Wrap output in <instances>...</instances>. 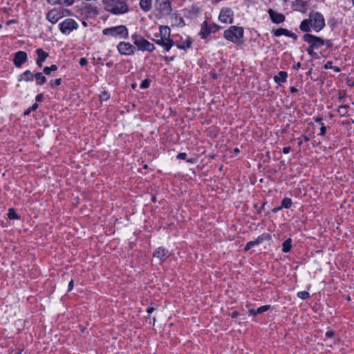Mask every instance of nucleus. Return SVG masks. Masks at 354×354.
Returning <instances> with one entry per match:
<instances>
[{
	"mask_svg": "<svg viewBox=\"0 0 354 354\" xmlns=\"http://www.w3.org/2000/svg\"><path fill=\"white\" fill-rule=\"evenodd\" d=\"M304 139L305 142H308L309 140V138L307 136H304Z\"/></svg>",
	"mask_w": 354,
	"mask_h": 354,
	"instance_id": "58",
	"label": "nucleus"
},
{
	"mask_svg": "<svg viewBox=\"0 0 354 354\" xmlns=\"http://www.w3.org/2000/svg\"><path fill=\"white\" fill-rule=\"evenodd\" d=\"M243 28L240 26H232L228 29L224 30L223 37L235 44H241L243 43Z\"/></svg>",
	"mask_w": 354,
	"mask_h": 354,
	"instance_id": "3",
	"label": "nucleus"
},
{
	"mask_svg": "<svg viewBox=\"0 0 354 354\" xmlns=\"http://www.w3.org/2000/svg\"><path fill=\"white\" fill-rule=\"evenodd\" d=\"M325 336L326 338H331L334 336V332L333 330H328L326 333Z\"/></svg>",
	"mask_w": 354,
	"mask_h": 354,
	"instance_id": "45",
	"label": "nucleus"
},
{
	"mask_svg": "<svg viewBox=\"0 0 354 354\" xmlns=\"http://www.w3.org/2000/svg\"><path fill=\"white\" fill-rule=\"evenodd\" d=\"M34 75L35 73H33L31 71L26 70L19 75L17 80L18 82H32L34 80Z\"/></svg>",
	"mask_w": 354,
	"mask_h": 354,
	"instance_id": "17",
	"label": "nucleus"
},
{
	"mask_svg": "<svg viewBox=\"0 0 354 354\" xmlns=\"http://www.w3.org/2000/svg\"><path fill=\"white\" fill-rule=\"evenodd\" d=\"M155 8L160 16L169 15L172 12L171 0H156Z\"/></svg>",
	"mask_w": 354,
	"mask_h": 354,
	"instance_id": "7",
	"label": "nucleus"
},
{
	"mask_svg": "<svg viewBox=\"0 0 354 354\" xmlns=\"http://www.w3.org/2000/svg\"><path fill=\"white\" fill-rule=\"evenodd\" d=\"M252 247H254V245H252V242L249 241L246 243V245L244 248V250L247 252V251L250 250Z\"/></svg>",
	"mask_w": 354,
	"mask_h": 354,
	"instance_id": "43",
	"label": "nucleus"
},
{
	"mask_svg": "<svg viewBox=\"0 0 354 354\" xmlns=\"http://www.w3.org/2000/svg\"><path fill=\"white\" fill-rule=\"evenodd\" d=\"M102 3L105 10L115 15L126 14L129 11L128 0H102Z\"/></svg>",
	"mask_w": 354,
	"mask_h": 354,
	"instance_id": "2",
	"label": "nucleus"
},
{
	"mask_svg": "<svg viewBox=\"0 0 354 354\" xmlns=\"http://www.w3.org/2000/svg\"><path fill=\"white\" fill-rule=\"evenodd\" d=\"M292 204V199L288 197H286L283 199L281 202V207L289 209L291 207Z\"/></svg>",
	"mask_w": 354,
	"mask_h": 354,
	"instance_id": "29",
	"label": "nucleus"
},
{
	"mask_svg": "<svg viewBox=\"0 0 354 354\" xmlns=\"http://www.w3.org/2000/svg\"><path fill=\"white\" fill-rule=\"evenodd\" d=\"M301 63L298 62V63L296 64V65H295L294 68L295 69H298V68H301Z\"/></svg>",
	"mask_w": 354,
	"mask_h": 354,
	"instance_id": "57",
	"label": "nucleus"
},
{
	"mask_svg": "<svg viewBox=\"0 0 354 354\" xmlns=\"http://www.w3.org/2000/svg\"><path fill=\"white\" fill-rule=\"evenodd\" d=\"M292 249V239L290 238L286 239L282 244V252L284 253L289 252Z\"/></svg>",
	"mask_w": 354,
	"mask_h": 354,
	"instance_id": "25",
	"label": "nucleus"
},
{
	"mask_svg": "<svg viewBox=\"0 0 354 354\" xmlns=\"http://www.w3.org/2000/svg\"><path fill=\"white\" fill-rule=\"evenodd\" d=\"M57 70V66L55 64H53L50 66H45L43 69V72L44 74L49 75L51 72L55 71Z\"/></svg>",
	"mask_w": 354,
	"mask_h": 354,
	"instance_id": "30",
	"label": "nucleus"
},
{
	"mask_svg": "<svg viewBox=\"0 0 354 354\" xmlns=\"http://www.w3.org/2000/svg\"><path fill=\"white\" fill-rule=\"evenodd\" d=\"M264 205H265L263 204V205L260 207V209H259V211H258L259 212H261V210L264 207Z\"/></svg>",
	"mask_w": 354,
	"mask_h": 354,
	"instance_id": "59",
	"label": "nucleus"
},
{
	"mask_svg": "<svg viewBox=\"0 0 354 354\" xmlns=\"http://www.w3.org/2000/svg\"><path fill=\"white\" fill-rule=\"evenodd\" d=\"M37 55V59L42 61L43 62L48 57V53L44 51L41 48H37L35 50Z\"/></svg>",
	"mask_w": 354,
	"mask_h": 354,
	"instance_id": "26",
	"label": "nucleus"
},
{
	"mask_svg": "<svg viewBox=\"0 0 354 354\" xmlns=\"http://www.w3.org/2000/svg\"><path fill=\"white\" fill-rule=\"evenodd\" d=\"M309 17L312 22L313 29L315 32H319L326 26L325 19L323 15L319 12H311Z\"/></svg>",
	"mask_w": 354,
	"mask_h": 354,
	"instance_id": "6",
	"label": "nucleus"
},
{
	"mask_svg": "<svg viewBox=\"0 0 354 354\" xmlns=\"http://www.w3.org/2000/svg\"><path fill=\"white\" fill-rule=\"evenodd\" d=\"M131 39L136 48V50L141 51L153 52L155 50V46L142 36L134 33L131 35Z\"/></svg>",
	"mask_w": 354,
	"mask_h": 354,
	"instance_id": "5",
	"label": "nucleus"
},
{
	"mask_svg": "<svg viewBox=\"0 0 354 354\" xmlns=\"http://www.w3.org/2000/svg\"><path fill=\"white\" fill-rule=\"evenodd\" d=\"M153 257L159 259L162 262L170 256L169 250L163 247H159L153 252Z\"/></svg>",
	"mask_w": 354,
	"mask_h": 354,
	"instance_id": "15",
	"label": "nucleus"
},
{
	"mask_svg": "<svg viewBox=\"0 0 354 354\" xmlns=\"http://www.w3.org/2000/svg\"><path fill=\"white\" fill-rule=\"evenodd\" d=\"M326 45L327 48H331L333 46V43L330 39H323V46Z\"/></svg>",
	"mask_w": 354,
	"mask_h": 354,
	"instance_id": "37",
	"label": "nucleus"
},
{
	"mask_svg": "<svg viewBox=\"0 0 354 354\" xmlns=\"http://www.w3.org/2000/svg\"><path fill=\"white\" fill-rule=\"evenodd\" d=\"M113 64V62H108L106 63V66L108 67V68H111L112 67Z\"/></svg>",
	"mask_w": 354,
	"mask_h": 354,
	"instance_id": "55",
	"label": "nucleus"
},
{
	"mask_svg": "<svg viewBox=\"0 0 354 354\" xmlns=\"http://www.w3.org/2000/svg\"><path fill=\"white\" fill-rule=\"evenodd\" d=\"M303 39L314 48L317 49L323 46V39L312 34L306 33L303 36Z\"/></svg>",
	"mask_w": 354,
	"mask_h": 354,
	"instance_id": "13",
	"label": "nucleus"
},
{
	"mask_svg": "<svg viewBox=\"0 0 354 354\" xmlns=\"http://www.w3.org/2000/svg\"><path fill=\"white\" fill-rule=\"evenodd\" d=\"M282 208L283 207H281V206L276 207H274L272 211L273 213H277L279 211H280Z\"/></svg>",
	"mask_w": 354,
	"mask_h": 354,
	"instance_id": "51",
	"label": "nucleus"
},
{
	"mask_svg": "<svg viewBox=\"0 0 354 354\" xmlns=\"http://www.w3.org/2000/svg\"><path fill=\"white\" fill-rule=\"evenodd\" d=\"M300 2L301 3L303 7L306 6L302 1H300Z\"/></svg>",
	"mask_w": 354,
	"mask_h": 354,
	"instance_id": "61",
	"label": "nucleus"
},
{
	"mask_svg": "<svg viewBox=\"0 0 354 354\" xmlns=\"http://www.w3.org/2000/svg\"><path fill=\"white\" fill-rule=\"evenodd\" d=\"M314 120L315 122L320 124V126L325 125L324 123L323 122V119L322 117H316L314 118Z\"/></svg>",
	"mask_w": 354,
	"mask_h": 354,
	"instance_id": "41",
	"label": "nucleus"
},
{
	"mask_svg": "<svg viewBox=\"0 0 354 354\" xmlns=\"http://www.w3.org/2000/svg\"><path fill=\"white\" fill-rule=\"evenodd\" d=\"M288 37H290V38H292L295 40H297V35L293 33V32H290V31L289 32V34H288Z\"/></svg>",
	"mask_w": 354,
	"mask_h": 354,
	"instance_id": "49",
	"label": "nucleus"
},
{
	"mask_svg": "<svg viewBox=\"0 0 354 354\" xmlns=\"http://www.w3.org/2000/svg\"><path fill=\"white\" fill-rule=\"evenodd\" d=\"M349 108L348 105H341L339 106L337 109V112L340 115L341 117H344L347 115L348 109Z\"/></svg>",
	"mask_w": 354,
	"mask_h": 354,
	"instance_id": "28",
	"label": "nucleus"
},
{
	"mask_svg": "<svg viewBox=\"0 0 354 354\" xmlns=\"http://www.w3.org/2000/svg\"><path fill=\"white\" fill-rule=\"evenodd\" d=\"M153 311H154V308L153 307H148L147 309V312L148 314H151Z\"/></svg>",
	"mask_w": 354,
	"mask_h": 354,
	"instance_id": "53",
	"label": "nucleus"
},
{
	"mask_svg": "<svg viewBox=\"0 0 354 354\" xmlns=\"http://www.w3.org/2000/svg\"><path fill=\"white\" fill-rule=\"evenodd\" d=\"M44 99V95L43 93H39L38 95H37L36 97H35V100L36 102H41Z\"/></svg>",
	"mask_w": 354,
	"mask_h": 354,
	"instance_id": "46",
	"label": "nucleus"
},
{
	"mask_svg": "<svg viewBox=\"0 0 354 354\" xmlns=\"http://www.w3.org/2000/svg\"><path fill=\"white\" fill-rule=\"evenodd\" d=\"M290 91L292 93H297L298 91V89L295 87V86H290Z\"/></svg>",
	"mask_w": 354,
	"mask_h": 354,
	"instance_id": "52",
	"label": "nucleus"
},
{
	"mask_svg": "<svg viewBox=\"0 0 354 354\" xmlns=\"http://www.w3.org/2000/svg\"><path fill=\"white\" fill-rule=\"evenodd\" d=\"M290 30L286 28H279L273 30V34L276 37H280L281 35L288 36Z\"/></svg>",
	"mask_w": 354,
	"mask_h": 354,
	"instance_id": "27",
	"label": "nucleus"
},
{
	"mask_svg": "<svg viewBox=\"0 0 354 354\" xmlns=\"http://www.w3.org/2000/svg\"><path fill=\"white\" fill-rule=\"evenodd\" d=\"M291 147L290 146L285 147L283 148V153L285 154H288L291 151Z\"/></svg>",
	"mask_w": 354,
	"mask_h": 354,
	"instance_id": "48",
	"label": "nucleus"
},
{
	"mask_svg": "<svg viewBox=\"0 0 354 354\" xmlns=\"http://www.w3.org/2000/svg\"><path fill=\"white\" fill-rule=\"evenodd\" d=\"M34 79L37 85L41 86L46 83L47 79L41 72H37L34 75Z\"/></svg>",
	"mask_w": 354,
	"mask_h": 354,
	"instance_id": "23",
	"label": "nucleus"
},
{
	"mask_svg": "<svg viewBox=\"0 0 354 354\" xmlns=\"http://www.w3.org/2000/svg\"><path fill=\"white\" fill-rule=\"evenodd\" d=\"M288 73L286 71H280L277 75L274 77V81L278 84L284 83L287 81Z\"/></svg>",
	"mask_w": 354,
	"mask_h": 354,
	"instance_id": "20",
	"label": "nucleus"
},
{
	"mask_svg": "<svg viewBox=\"0 0 354 354\" xmlns=\"http://www.w3.org/2000/svg\"><path fill=\"white\" fill-rule=\"evenodd\" d=\"M48 3L55 5L59 4L64 6H72L75 0H46Z\"/></svg>",
	"mask_w": 354,
	"mask_h": 354,
	"instance_id": "22",
	"label": "nucleus"
},
{
	"mask_svg": "<svg viewBox=\"0 0 354 354\" xmlns=\"http://www.w3.org/2000/svg\"><path fill=\"white\" fill-rule=\"evenodd\" d=\"M117 50L122 55L131 56L135 54L136 48L134 44H132L130 42L120 41L117 45Z\"/></svg>",
	"mask_w": 354,
	"mask_h": 354,
	"instance_id": "10",
	"label": "nucleus"
},
{
	"mask_svg": "<svg viewBox=\"0 0 354 354\" xmlns=\"http://www.w3.org/2000/svg\"><path fill=\"white\" fill-rule=\"evenodd\" d=\"M139 5L144 12H147L152 8V0H139Z\"/></svg>",
	"mask_w": 354,
	"mask_h": 354,
	"instance_id": "21",
	"label": "nucleus"
},
{
	"mask_svg": "<svg viewBox=\"0 0 354 354\" xmlns=\"http://www.w3.org/2000/svg\"><path fill=\"white\" fill-rule=\"evenodd\" d=\"M12 24V21H9L8 22V24Z\"/></svg>",
	"mask_w": 354,
	"mask_h": 354,
	"instance_id": "63",
	"label": "nucleus"
},
{
	"mask_svg": "<svg viewBox=\"0 0 354 354\" xmlns=\"http://www.w3.org/2000/svg\"><path fill=\"white\" fill-rule=\"evenodd\" d=\"M73 286H74V281L73 279H71L68 286V292H71L73 290Z\"/></svg>",
	"mask_w": 354,
	"mask_h": 354,
	"instance_id": "47",
	"label": "nucleus"
},
{
	"mask_svg": "<svg viewBox=\"0 0 354 354\" xmlns=\"http://www.w3.org/2000/svg\"><path fill=\"white\" fill-rule=\"evenodd\" d=\"M220 30V26L214 23L209 24L204 21L201 25V30L198 33L200 37L203 39H207L211 33H214Z\"/></svg>",
	"mask_w": 354,
	"mask_h": 354,
	"instance_id": "8",
	"label": "nucleus"
},
{
	"mask_svg": "<svg viewBox=\"0 0 354 354\" xmlns=\"http://www.w3.org/2000/svg\"><path fill=\"white\" fill-rule=\"evenodd\" d=\"M67 10L62 8H53L49 10L46 14V19L52 24H56L61 18L65 16Z\"/></svg>",
	"mask_w": 354,
	"mask_h": 354,
	"instance_id": "11",
	"label": "nucleus"
},
{
	"mask_svg": "<svg viewBox=\"0 0 354 354\" xmlns=\"http://www.w3.org/2000/svg\"><path fill=\"white\" fill-rule=\"evenodd\" d=\"M301 144H302V141H301V140H299V142H298V145H299V146H301Z\"/></svg>",
	"mask_w": 354,
	"mask_h": 354,
	"instance_id": "60",
	"label": "nucleus"
},
{
	"mask_svg": "<svg viewBox=\"0 0 354 354\" xmlns=\"http://www.w3.org/2000/svg\"><path fill=\"white\" fill-rule=\"evenodd\" d=\"M79 24L71 18H67L59 24V30L64 35H69L73 30L77 29Z\"/></svg>",
	"mask_w": 354,
	"mask_h": 354,
	"instance_id": "9",
	"label": "nucleus"
},
{
	"mask_svg": "<svg viewBox=\"0 0 354 354\" xmlns=\"http://www.w3.org/2000/svg\"><path fill=\"white\" fill-rule=\"evenodd\" d=\"M175 59V56H171V57H169V56H165V57H163L162 58V60H164L165 62H172L174 61Z\"/></svg>",
	"mask_w": 354,
	"mask_h": 354,
	"instance_id": "40",
	"label": "nucleus"
},
{
	"mask_svg": "<svg viewBox=\"0 0 354 354\" xmlns=\"http://www.w3.org/2000/svg\"><path fill=\"white\" fill-rule=\"evenodd\" d=\"M170 33L171 30L169 27L160 26L159 34L154 35L156 38L153 39V41L167 52L169 51L173 46H176L178 48L185 51L192 47V40L189 37L185 36L174 41L170 38Z\"/></svg>",
	"mask_w": 354,
	"mask_h": 354,
	"instance_id": "1",
	"label": "nucleus"
},
{
	"mask_svg": "<svg viewBox=\"0 0 354 354\" xmlns=\"http://www.w3.org/2000/svg\"><path fill=\"white\" fill-rule=\"evenodd\" d=\"M218 20L224 24H232L234 22V12L230 8H223L218 15Z\"/></svg>",
	"mask_w": 354,
	"mask_h": 354,
	"instance_id": "12",
	"label": "nucleus"
},
{
	"mask_svg": "<svg viewBox=\"0 0 354 354\" xmlns=\"http://www.w3.org/2000/svg\"><path fill=\"white\" fill-rule=\"evenodd\" d=\"M38 104L36 102L32 104V106L29 107L28 109H26L24 112V115H28L31 111H34L38 108Z\"/></svg>",
	"mask_w": 354,
	"mask_h": 354,
	"instance_id": "36",
	"label": "nucleus"
},
{
	"mask_svg": "<svg viewBox=\"0 0 354 354\" xmlns=\"http://www.w3.org/2000/svg\"><path fill=\"white\" fill-rule=\"evenodd\" d=\"M315 48H314L313 47H312L310 45H309V46L306 48V51L308 53V54L311 56L313 58H317V53L314 52V50Z\"/></svg>",
	"mask_w": 354,
	"mask_h": 354,
	"instance_id": "34",
	"label": "nucleus"
},
{
	"mask_svg": "<svg viewBox=\"0 0 354 354\" xmlns=\"http://www.w3.org/2000/svg\"><path fill=\"white\" fill-rule=\"evenodd\" d=\"M8 217L10 220H17L19 218V216L17 215L13 208H10L8 209Z\"/></svg>",
	"mask_w": 354,
	"mask_h": 354,
	"instance_id": "31",
	"label": "nucleus"
},
{
	"mask_svg": "<svg viewBox=\"0 0 354 354\" xmlns=\"http://www.w3.org/2000/svg\"><path fill=\"white\" fill-rule=\"evenodd\" d=\"M79 64L81 66H86L87 64H88V60L85 57H82L80 59V62H79Z\"/></svg>",
	"mask_w": 354,
	"mask_h": 354,
	"instance_id": "39",
	"label": "nucleus"
},
{
	"mask_svg": "<svg viewBox=\"0 0 354 354\" xmlns=\"http://www.w3.org/2000/svg\"><path fill=\"white\" fill-rule=\"evenodd\" d=\"M297 297L301 299H306L310 297V294L307 291H300L297 292Z\"/></svg>",
	"mask_w": 354,
	"mask_h": 354,
	"instance_id": "33",
	"label": "nucleus"
},
{
	"mask_svg": "<svg viewBox=\"0 0 354 354\" xmlns=\"http://www.w3.org/2000/svg\"><path fill=\"white\" fill-rule=\"evenodd\" d=\"M62 83V78H57L55 80H52L49 82V85L50 88H55V87L59 86Z\"/></svg>",
	"mask_w": 354,
	"mask_h": 354,
	"instance_id": "32",
	"label": "nucleus"
},
{
	"mask_svg": "<svg viewBox=\"0 0 354 354\" xmlns=\"http://www.w3.org/2000/svg\"><path fill=\"white\" fill-rule=\"evenodd\" d=\"M326 133V127L325 125L321 126L320 132L318 134L320 136H324Z\"/></svg>",
	"mask_w": 354,
	"mask_h": 354,
	"instance_id": "38",
	"label": "nucleus"
},
{
	"mask_svg": "<svg viewBox=\"0 0 354 354\" xmlns=\"http://www.w3.org/2000/svg\"><path fill=\"white\" fill-rule=\"evenodd\" d=\"M270 308H271L270 305H265V306H262L258 308L256 310L255 309H250L248 311V313L250 315L256 316L258 314H261V313H263L264 312L269 310L270 309Z\"/></svg>",
	"mask_w": 354,
	"mask_h": 354,
	"instance_id": "19",
	"label": "nucleus"
},
{
	"mask_svg": "<svg viewBox=\"0 0 354 354\" xmlns=\"http://www.w3.org/2000/svg\"><path fill=\"white\" fill-rule=\"evenodd\" d=\"M149 85H150V80L148 79H145L144 80L142 81V82L140 85V87L142 89H145V88H148L149 87Z\"/></svg>",
	"mask_w": 354,
	"mask_h": 354,
	"instance_id": "35",
	"label": "nucleus"
},
{
	"mask_svg": "<svg viewBox=\"0 0 354 354\" xmlns=\"http://www.w3.org/2000/svg\"><path fill=\"white\" fill-rule=\"evenodd\" d=\"M333 116V114H332V113H330V114L329 115V117H330V118H332Z\"/></svg>",
	"mask_w": 354,
	"mask_h": 354,
	"instance_id": "62",
	"label": "nucleus"
},
{
	"mask_svg": "<svg viewBox=\"0 0 354 354\" xmlns=\"http://www.w3.org/2000/svg\"><path fill=\"white\" fill-rule=\"evenodd\" d=\"M239 315V313L237 311H234L231 313L230 316L232 318H236Z\"/></svg>",
	"mask_w": 354,
	"mask_h": 354,
	"instance_id": "50",
	"label": "nucleus"
},
{
	"mask_svg": "<svg viewBox=\"0 0 354 354\" xmlns=\"http://www.w3.org/2000/svg\"><path fill=\"white\" fill-rule=\"evenodd\" d=\"M352 4L354 6V0H352Z\"/></svg>",
	"mask_w": 354,
	"mask_h": 354,
	"instance_id": "64",
	"label": "nucleus"
},
{
	"mask_svg": "<svg viewBox=\"0 0 354 354\" xmlns=\"http://www.w3.org/2000/svg\"><path fill=\"white\" fill-rule=\"evenodd\" d=\"M28 60V55L25 51L19 50L14 55L13 63L17 68H20Z\"/></svg>",
	"mask_w": 354,
	"mask_h": 354,
	"instance_id": "14",
	"label": "nucleus"
},
{
	"mask_svg": "<svg viewBox=\"0 0 354 354\" xmlns=\"http://www.w3.org/2000/svg\"><path fill=\"white\" fill-rule=\"evenodd\" d=\"M36 64L38 66V67H41L42 64H43V62L37 59Z\"/></svg>",
	"mask_w": 354,
	"mask_h": 354,
	"instance_id": "54",
	"label": "nucleus"
},
{
	"mask_svg": "<svg viewBox=\"0 0 354 354\" xmlns=\"http://www.w3.org/2000/svg\"><path fill=\"white\" fill-rule=\"evenodd\" d=\"M102 34L106 36L120 39H124L129 37V30L127 26L124 25H120L104 28L102 30Z\"/></svg>",
	"mask_w": 354,
	"mask_h": 354,
	"instance_id": "4",
	"label": "nucleus"
},
{
	"mask_svg": "<svg viewBox=\"0 0 354 354\" xmlns=\"http://www.w3.org/2000/svg\"><path fill=\"white\" fill-rule=\"evenodd\" d=\"M299 28L301 31L305 32H309L311 31L312 27V22L310 21V17H308V19H304L299 26Z\"/></svg>",
	"mask_w": 354,
	"mask_h": 354,
	"instance_id": "18",
	"label": "nucleus"
},
{
	"mask_svg": "<svg viewBox=\"0 0 354 354\" xmlns=\"http://www.w3.org/2000/svg\"><path fill=\"white\" fill-rule=\"evenodd\" d=\"M268 12L272 21L274 24H281L285 20V16L283 14L277 12L272 9H269Z\"/></svg>",
	"mask_w": 354,
	"mask_h": 354,
	"instance_id": "16",
	"label": "nucleus"
},
{
	"mask_svg": "<svg viewBox=\"0 0 354 354\" xmlns=\"http://www.w3.org/2000/svg\"><path fill=\"white\" fill-rule=\"evenodd\" d=\"M270 239L269 234H262L259 236L254 241H251L254 246L259 245L264 240H268Z\"/></svg>",
	"mask_w": 354,
	"mask_h": 354,
	"instance_id": "24",
	"label": "nucleus"
},
{
	"mask_svg": "<svg viewBox=\"0 0 354 354\" xmlns=\"http://www.w3.org/2000/svg\"><path fill=\"white\" fill-rule=\"evenodd\" d=\"M333 62L332 61H328L324 66V68L325 69H333Z\"/></svg>",
	"mask_w": 354,
	"mask_h": 354,
	"instance_id": "42",
	"label": "nucleus"
},
{
	"mask_svg": "<svg viewBox=\"0 0 354 354\" xmlns=\"http://www.w3.org/2000/svg\"><path fill=\"white\" fill-rule=\"evenodd\" d=\"M333 70L334 71L337 72V73H339V72L341 71L340 68L339 67H337V66H335V67L333 66Z\"/></svg>",
	"mask_w": 354,
	"mask_h": 354,
	"instance_id": "56",
	"label": "nucleus"
},
{
	"mask_svg": "<svg viewBox=\"0 0 354 354\" xmlns=\"http://www.w3.org/2000/svg\"><path fill=\"white\" fill-rule=\"evenodd\" d=\"M187 157L186 153H180L177 155L176 158L179 160H185Z\"/></svg>",
	"mask_w": 354,
	"mask_h": 354,
	"instance_id": "44",
	"label": "nucleus"
}]
</instances>
